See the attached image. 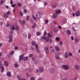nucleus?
Segmentation results:
<instances>
[{"instance_id":"51","label":"nucleus","mask_w":80,"mask_h":80,"mask_svg":"<svg viewBox=\"0 0 80 80\" xmlns=\"http://www.w3.org/2000/svg\"><path fill=\"white\" fill-rule=\"evenodd\" d=\"M15 29H16L17 30H19V28L18 27H16Z\"/></svg>"},{"instance_id":"37","label":"nucleus","mask_w":80,"mask_h":80,"mask_svg":"<svg viewBox=\"0 0 80 80\" xmlns=\"http://www.w3.org/2000/svg\"><path fill=\"white\" fill-rule=\"evenodd\" d=\"M32 18L34 20H37V18L34 16H32Z\"/></svg>"},{"instance_id":"15","label":"nucleus","mask_w":80,"mask_h":80,"mask_svg":"<svg viewBox=\"0 0 80 80\" xmlns=\"http://www.w3.org/2000/svg\"><path fill=\"white\" fill-rule=\"evenodd\" d=\"M50 72L51 73H53L55 72V69H51L50 70Z\"/></svg>"},{"instance_id":"9","label":"nucleus","mask_w":80,"mask_h":80,"mask_svg":"<svg viewBox=\"0 0 80 80\" xmlns=\"http://www.w3.org/2000/svg\"><path fill=\"white\" fill-rule=\"evenodd\" d=\"M10 28L11 30H15V27H14V25H11L10 26Z\"/></svg>"},{"instance_id":"1","label":"nucleus","mask_w":80,"mask_h":80,"mask_svg":"<svg viewBox=\"0 0 80 80\" xmlns=\"http://www.w3.org/2000/svg\"><path fill=\"white\" fill-rule=\"evenodd\" d=\"M61 12V11L60 10H58V11L56 10L55 13H54L52 16V18L53 19H56L57 17V15L58 13H60Z\"/></svg>"},{"instance_id":"43","label":"nucleus","mask_w":80,"mask_h":80,"mask_svg":"<svg viewBox=\"0 0 80 80\" xmlns=\"http://www.w3.org/2000/svg\"><path fill=\"white\" fill-rule=\"evenodd\" d=\"M29 18H30V17L29 16H28L26 19L28 21V20H29Z\"/></svg>"},{"instance_id":"60","label":"nucleus","mask_w":80,"mask_h":80,"mask_svg":"<svg viewBox=\"0 0 80 80\" xmlns=\"http://www.w3.org/2000/svg\"><path fill=\"white\" fill-rule=\"evenodd\" d=\"M36 72H37V73H38V72H39V70H38V69H36Z\"/></svg>"},{"instance_id":"7","label":"nucleus","mask_w":80,"mask_h":80,"mask_svg":"<svg viewBox=\"0 0 80 80\" xmlns=\"http://www.w3.org/2000/svg\"><path fill=\"white\" fill-rule=\"evenodd\" d=\"M50 52L51 53H53L54 52V49L52 48V47L50 46Z\"/></svg>"},{"instance_id":"4","label":"nucleus","mask_w":80,"mask_h":80,"mask_svg":"<svg viewBox=\"0 0 80 80\" xmlns=\"http://www.w3.org/2000/svg\"><path fill=\"white\" fill-rule=\"evenodd\" d=\"M62 68L65 69V70H68L69 68L68 65H62Z\"/></svg>"},{"instance_id":"14","label":"nucleus","mask_w":80,"mask_h":80,"mask_svg":"<svg viewBox=\"0 0 80 80\" xmlns=\"http://www.w3.org/2000/svg\"><path fill=\"white\" fill-rule=\"evenodd\" d=\"M4 17L5 18H8V16L7 14L6 13H4Z\"/></svg>"},{"instance_id":"18","label":"nucleus","mask_w":80,"mask_h":80,"mask_svg":"<svg viewBox=\"0 0 80 80\" xmlns=\"http://www.w3.org/2000/svg\"><path fill=\"white\" fill-rule=\"evenodd\" d=\"M44 50L45 51H47L48 52H49L48 48H47V47L44 48Z\"/></svg>"},{"instance_id":"28","label":"nucleus","mask_w":80,"mask_h":80,"mask_svg":"<svg viewBox=\"0 0 80 80\" xmlns=\"http://www.w3.org/2000/svg\"><path fill=\"white\" fill-rule=\"evenodd\" d=\"M48 37H50V38H51V37H52V35L50 33H48Z\"/></svg>"},{"instance_id":"27","label":"nucleus","mask_w":80,"mask_h":80,"mask_svg":"<svg viewBox=\"0 0 80 80\" xmlns=\"http://www.w3.org/2000/svg\"><path fill=\"white\" fill-rule=\"evenodd\" d=\"M15 6H16V4H12L11 5V7H13V8H14Z\"/></svg>"},{"instance_id":"34","label":"nucleus","mask_w":80,"mask_h":80,"mask_svg":"<svg viewBox=\"0 0 80 80\" xmlns=\"http://www.w3.org/2000/svg\"><path fill=\"white\" fill-rule=\"evenodd\" d=\"M18 79L19 80H21V77L20 76H18Z\"/></svg>"},{"instance_id":"2","label":"nucleus","mask_w":80,"mask_h":80,"mask_svg":"<svg viewBox=\"0 0 80 80\" xmlns=\"http://www.w3.org/2000/svg\"><path fill=\"white\" fill-rule=\"evenodd\" d=\"M45 36H46V31H45L43 36L42 37V39L45 40L46 42H48L49 41V37H45Z\"/></svg>"},{"instance_id":"22","label":"nucleus","mask_w":80,"mask_h":80,"mask_svg":"<svg viewBox=\"0 0 80 80\" xmlns=\"http://www.w3.org/2000/svg\"><path fill=\"white\" fill-rule=\"evenodd\" d=\"M57 7V4L53 5H52V7L53 8H56Z\"/></svg>"},{"instance_id":"57","label":"nucleus","mask_w":80,"mask_h":80,"mask_svg":"<svg viewBox=\"0 0 80 80\" xmlns=\"http://www.w3.org/2000/svg\"><path fill=\"white\" fill-rule=\"evenodd\" d=\"M22 23V25H24V24H25V21H23Z\"/></svg>"},{"instance_id":"44","label":"nucleus","mask_w":80,"mask_h":80,"mask_svg":"<svg viewBox=\"0 0 80 80\" xmlns=\"http://www.w3.org/2000/svg\"><path fill=\"white\" fill-rule=\"evenodd\" d=\"M36 50H38V45H36L35 46Z\"/></svg>"},{"instance_id":"25","label":"nucleus","mask_w":80,"mask_h":80,"mask_svg":"<svg viewBox=\"0 0 80 80\" xmlns=\"http://www.w3.org/2000/svg\"><path fill=\"white\" fill-rule=\"evenodd\" d=\"M13 38V36L12 35H10L9 36V38L12 39Z\"/></svg>"},{"instance_id":"53","label":"nucleus","mask_w":80,"mask_h":80,"mask_svg":"<svg viewBox=\"0 0 80 80\" xmlns=\"http://www.w3.org/2000/svg\"><path fill=\"white\" fill-rule=\"evenodd\" d=\"M58 29H55V32H58Z\"/></svg>"},{"instance_id":"49","label":"nucleus","mask_w":80,"mask_h":80,"mask_svg":"<svg viewBox=\"0 0 80 80\" xmlns=\"http://www.w3.org/2000/svg\"><path fill=\"white\" fill-rule=\"evenodd\" d=\"M69 55L70 57H72V54L71 52H70L69 54Z\"/></svg>"},{"instance_id":"6","label":"nucleus","mask_w":80,"mask_h":80,"mask_svg":"<svg viewBox=\"0 0 80 80\" xmlns=\"http://www.w3.org/2000/svg\"><path fill=\"white\" fill-rule=\"evenodd\" d=\"M66 32L67 33L68 35H71V31H70V30L68 29L66 30Z\"/></svg>"},{"instance_id":"8","label":"nucleus","mask_w":80,"mask_h":80,"mask_svg":"<svg viewBox=\"0 0 80 80\" xmlns=\"http://www.w3.org/2000/svg\"><path fill=\"white\" fill-rule=\"evenodd\" d=\"M7 75L8 77H11V75H12V73H11V72H8L7 73Z\"/></svg>"},{"instance_id":"64","label":"nucleus","mask_w":80,"mask_h":80,"mask_svg":"<svg viewBox=\"0 0 80 80\" xmlns=\"http://www.w3.org/2000/svg\"><path fill=\"white\" fill-rule=\"evenodd\" d=\"M76 13H78L79 14L80 13V11H78L77 12H76Z\"/></svg>"},{"instance_id":"45","label":"nucleus","mask_w":80,"mask_h":80,"mask_svg":"<svg viewBox=\"0 0 80 80\" xmlns=\"http://www.w3.org/2000/svg\"><path fill=\"white\" fill-rule=\"evenodd\" d=\"M13 33V31H10V35H12Z\"/></svg>"},{"instance_id":"59","label":"nucleus","mask_w":80,"mask_h":80,"mask_svg":"<svg viewBox=\"0 0 80 80\" xmlns=\"http://www.w3.org/2000/svg\"><path fill=\"white\" fill-rule=\"evenodd\" d=\"M58 28H59V29H62V27L60 26H58Z\"/></svg>"},{"instance_id":"50","label":"nucleus","mask_w":80,"mask_h":80,"mask_svg":"<svg viewBox=\"0 0 80 80\" xmlns=\"http://www.w3.org/2000/svg\"><path fill=\"white\" fill-rule=\"evenodd\" d=\"M7 15H10V12L9 11L8 12H7Z\"/></svg>"},{"instance_id":"47","label":"nucleus","mask_w":80,"mask_h":80,"mask_svg":"<svg viewBox=\"0 0 80 80\" xmlns=\"http://www.w3.org/2000/svg\"><path fill=\"white\" fill-rule=\"evenodd\" d=\"M30 80H35V78H34L32 77L30 78Z\"/></svg>"},{"instance_id":"5","label":"nucleus","mask_w":80,"mask_h":80,"mask_svg":"<svg viewBox=\"0 0 80 80\" xmlns=\"http://www.w3.org/2000/svg\"><path fill=\"white\" fill-rule=\"evenodd\" d=\"M24 57V55H22L19 56V61H21L22 60H23Z\"/></svg>"},{"instance_id":"54","label":"nucleus","mask_w":80,"mask_h":80,"mask_svg":"<svg viewBox=\"0 0 80 80\" xmlns=\"http://www.w3.org/2000/svg\"><path fill=\"white\" fill-rule=\"evenodd\" d=\"M34 63L35 64H37V63H38V62L37 61H34Z\"/></svg>"},{"instance_id":"48","label":"nucleus","mask_w":80,"mask_h":80,"mask_svg":"<svg viewBox=\"0 0 80 80\" xmlns=\"http://www.w3.org/2000/svg\"><path fill=\"white\" fill-rule=\"evenodd\" d=\"M18 48L17 47H15L14 48V50H17Z\"/></svg>"},{"instance_id":"19","label":"nucleus","mask_w":80,"mask_h":80,"mask_svg":"<svg viewBox=\"0 0 80 80\" xmlns=\"http://www.w3.org/2000/svg\"><path fill=\"white\" fill-rule=\"evenodd\" d=\"M75 68L76 70H78V69H79V67L77 65H76L75 66Z\"/></svg>"},{"instance_id":"10","label":"nucleus","mask_w":80,"mask_h":80,"mask_svg":"<svg viewBox=\"0 0 80 80\" xmlns=\"http://www.w3.org/2000/svg\"><path fill=\"white\" fill-rule=\"evenodd\" d=\"M28 59V57H26L23 58V61H25L26 60H27Z\"/></svg>"},{"instance_id":"12","label":"nucleus","mask_w":80,"mask_h":80,"mask_svg":"<svg viewBox=\"0 0 80 80\" xmlns=\"http://www.w3.org/2000/svg\"><path fill=\"white\" fill-rule=\"evenodd\" d=\"M55 48L56 49V50H57V51H59V50H60V48H59L58 46H55Z\"/></svg>"},{"instance_id":"62","label":"nucleus","mask_w":80,"mask_h":80,"mask_svg":"<svg viewBox=\"0 0 80 80\" xmlns=\"http://www.w3.org/2000/svg\"><path fill=\"white\" fill-rule=\"evenodd\" d=\"M33 56V55L32 54H31L29 55V57H32V56Z\"/></svg>"},{"instance_id":"3","label":"nucleus","mask_w":80,"mask_h":80,"mask_svg":"<svg viewBox=\"0 0 80 80\" xmlns=\"http://www.w3.org/2000/svg\"><path fill=\"white\" fill-rule=\"evenodd\" d=\"M36 16L38 19H40L42 18V14L41 13L39 12H36Z\"/></svg>"},{"instance_id":"33","label":"nucleus","mask_w":80,"mask_h":80,"mask_svg":"<svg viewBox=\"0 0 80 80\" xmlns=\"http://www.w3.org/2000/svg\"><path fill=\"white\" fill-rule=\"evenodd\" d=\"M56 40L57 41H59L60 40V38L58 37H56Z\"/></svg>"},{"instance_id":"30","label":"nucleus","mask_w":80,"mask_h":80,"mask_svg":"<svg viewBox=\"0 0 80 80\" xmlns=\"http://www.w3.org/2000/svg\"><path fill=\"white\" fill-rule=\"evenodd\" d=\"M36 44V43L34 41H33L32 42V45L33 46H35V45Z\"/></svg>"},{"instance_id":"52","label":"nucleus","mask_w":80,"mask_h":80,"mask_svg":"<svg viewBox=\"0 0 80 80\" xmlns=\"http://www.w3.org/2000/svg\"><path fill=\"white\" fill-rule=\"evenodd\" d=\"M71 38L72 40V41L74 40V38H73V36L71 37Z\"/></svg>"},{"instance_id":"41","label":"nucleus","mask_w":80,"mask_h":80,"mask_svg":"<svg viewBox=\"0 0 80 80\" xmlns=\"http://www.w3.org/2000/svg\"><path fill=\"white\" fill-rule=\"evenodd\" d=\"M48 20H45V23L46 24L48 23Z\"/></svg>"},{"instance_id":"46","label":"nucleus","mask_w":80,"mask_h":80,"mask_svg":"<svg viewBox=\"0 0 80 80\" xmlns=\"http://www.w3.org/2000/svg\"><path fill=\"white\" fill-rule=\"evenodd\" d=\"M75 15L77 17H78V16H79V14H78L77 12H76Z\"/></svg>"},{"instance_id":"20","label":"nucleus","mask_w":80,"mask_h":80,"mask_svg":"<svg viewBox=\"0 0 80 80\" xmlns=\"http://www.w3.org/2000/svg\"><path fill=\"white\" fill-rule=\"evenodd\" d=\"M12 41H13V39L9 38V40H8L9 43H11V42H12Z\"/></svg>"},{"instance_id":"56","label":"nucleus","mask_w":80,"mask_h":80,"mask_svg":"<svg viewBox=\"0 0 80 80\" xmlns=\"http://www.w3.org/2000/svg\"><path fill=\"white\" fill-rule=\"evenodd\" d=\"M26 75L27 76V77H29V74L28 72H27L26 73Z\"/></svg>"},{"instance_id":"39","label":"nucleus","mask_w":80,"mask_h":80,"mask_svg":"<svg viewBox=\"0 0 80 80\" xmlns=\"http://www.w3.org/2000/svg\"><path fill=\"white\" fill-rule=\"evenodd\" d=\"M30 37H31V34H29L28 35V39H30Z\"/></svg>"},{"instance_id":"55","label":"nucleus","mask_w":80,"mask_h":80,"mask_svg":"<svg viewBox=\"0 0 80 80\" xmlns=\"http://www.w3.org/2000/svg\"><path fill=\"white\" fill-rule=\"evenodd\" d=\"M13 1L12 0H11L10 1L11 4H13Z\"/></svg>"},{"instance_id":"38","label":"nucleus","mask_w":80,"mask_h":80,"mask_svg":"<svg viewBox=\"0 0 80 80\" xmlns=\"http://www.w3.org/2000/svg\"><path fill=\"white\" fill-rule=\"evenodd\" d=\"M13 53H14V51H12L10 53V55H13Z\"/></svg>"},{"instance_id":"11","label":"nucleus","mask_w":80,"mask_h":80,"mask_svg":"<svg viewBox=\"0 0 80 80\" xmlns=\"http://www.w3.org/2000/svg\"><path fill=\"white\" fill-rule=\"evenodd\" d=\"M39 70L40 72H43L44 71V69L43 68H39Z\"/></svg>"},{"instance_id":"29","label":"nucleus","mask_w":80,"mask_h":80,"mask_svg":"<svg viewBox=\"0 0 80 80\" xmlns=\"http://www.w3.org/2000/svg\"><path fill=\"white\" fill-rule=\"evenodd\" d=\"M0 2L1 3V4L2 5L4 3V1H3L2 0H1L0 1Z\"/></svg>"},{"instance_id":"23","label":"nucleus","mask_w":80,"mask_h":80,"mask_svg":"<svg viewBox=\"0 0 80 80\" xmlns=\"http://www.w3.org/2000/svg\"><path fill=\"white\" fill-rule=\"evenodd\" d=\"M41 33L39 32H37L36 35L37 36H39V35H40Z\"/></svg>"},{"instance_id":"24","label":"nucleus","mask_w":80,"mask_h":80,"mask_svg":"<svg viewBox=\"0 0 80 80\" xmlns=\"http://www.w3.org/2000/svg\"><path fill=\"white\" fill-rule=\"evenodd\" d=\"M36 26V23H34L33 25L32 26V28H35V27Z\"/></svg>"},{"instance_id":"21","label":"nucleus","mask_w":80,"mask_h":80,"mask_svg":"<svg viewBox=\"0 0 80 80\" xmlns=\"http://www.w3.org/2000/svg\"><path fill=\"white\" fill-rule=\"evenodd\" d=\"M55 58L56 60H60V58L57 56H55Z\"/></svg>"},{"instance_id":"42","label":"nucleus","mask_w":80,"mask_h":80,"mask_svg":"<svg viewBox=\"0 0 80 80\" xmlns=\"http://www.w3.org/2000/svg\"><path fill=\"white\" fill-rule=\"evenodd\" d=\"M49 43H52V40L51 39H50L49 40Z\"/></svg>"},{"instance_id":"13","label":"nucleus","mask_w":80,"mask_h":80,"mask_svg":"<svg viewBox=\"0 0 80 80\" xmlns=\"http://www.w3.org/2000/svg\"><path fill=\"white\" fill-rule=\"evenodd\" d=\"M64 57L66 58H67L68 57V53L67 52H66L65 54Z\"/></svg>"},{"instance_id":"61","label":"nucleus","mask_w":80,"mask_h":80,"mask_svg":"<svg viewBox=\"0 0 80 80\" xmlns=\"http://www.w3.org/2000/svg\"><path fill=\"white\" fill-rule=\"evenodd\" d=\"M68 80L67 78H63L62 80Z\"/></svg>"},{"instance_id":"32","label":"nucleus","mask_w":80,"mask_h":80,"mask_svg":"<svg viewBox=\"0 0 80 80\" xmlns=\"http://www.w3.org/2000/svg\"><path fill=\"white\" fill-rule=\"evenodd\" d=\"M18 6L19 7H21V6L22 5V3H18Z\"/></svg>"},{"instance_id":"17","label":"nucleus","mask_w":80,"mask_h":80,"mask_svg":"<svg viewBox=\"0 0 80 80\" xmlns=\"http://www.w3.org/2000/svg\"><path fill=\"white\" fill-rule=\"evenodd\" d=\"M4 71V67L3 66H2L1 67V72H3Z\"/></svg>"},{"instance_id":"40","label":"nucleus","mask_w":80,"mask_h":80,"mask_svg":"<svg viewBox=\"0 0 80 80\" xmlns=\"http://www.w3.org/2000/svg\"><path fill=\"white\" fill-rule=\"evenodd\" d=\"M24 12H25V13H27V12H28V11H27V10L24 9Z\"/></svg>"},{"instance_id":"26","label":"nucleus","mask_w":80,"mask_h":80,"mask_svg":"<svg viewBox=\"0 0 80 80\" xmlns=\"http://www.w3.org/2000/svg\"><path fill=\"white\" fill-rule=\"evenodd\" d=\"M18 64L17 63H15V64L14 67L16 68H17L18 67Z\"/></svg>"},{"instance_id":"36","label":"nucleus","mask_w":80,"mask_h":80,"mask_svg":"<svg viewBox=\"0 0 80 80\" xmlns=\"http://www.w3.org/2000/svg\"><path fill=\"white\" fill-rule=\"evenodd\" d=\"M44 7H45V6H46L47 5V2H44Z\"/></svg>"},{"instance_id":"58","label":"nucleus","mask_w":80,"mask_h":80,"mask_svg":"<svg viewBox=\"0 0 80 80\" xmlns=\"http://www.w3.org/2000/svg\"><path fill=\"white\" fill-rule=\"evenodd\" d=\"M78 78L77 77H76L74 78V79L73 80H77Z\"/></svg>"},{"instance_id":"16","label":"nucleus","mask_w":80,"mask_h":80,"mask_svg":"<svg viewBox=\"0 0 80 80\" xmlns=\"http://www.w3.org/2000/svg\"><path fill=\"white\" fill-rule=\"evenodd\" d=\"M4 65L6 66H8V63L6 61H5L4 62Z\"/></svg>"},{"instance_id":"63","label":"nucleus","mask_w":80,"mask_h":80,"mask_svg":"<svg viewBox=\"0 0 80 80\" xmlns=\"http://www.w3.org/2000/svg\"><path fill=\"white\" fill-rule=\"evenodd\" d=\"M32 61H35V58H32Z\"/></svg>"},{"instance_id":"31","label":"nucleus","mask_w":80,"mask_h":80,"mask_svg":"<svg viewBox=\"0 0 80 80\" xmlns=\"http://www.w3.org/2000/svg\"><path fill=\"white\" fill-rule=\"evenodd\" d=\"M19 13L20 14V16L21 17H22V16H23V13H22V12L21 11H20Z\"/></svg>"},{"instance_id":"35","label":"nucleus","mask_w":80,"mask_h":80,"mask_svg":"<svg viewBox=\"0 0 80 80\" xmlns=\"http://www.w3.org/2000/svg\"><path fill=\"white\" fill-rule=\"evenodd\" d=\"M75 41L76 42V43H78V40L77 39H75Z\"/></svg>"}]
</instances>
